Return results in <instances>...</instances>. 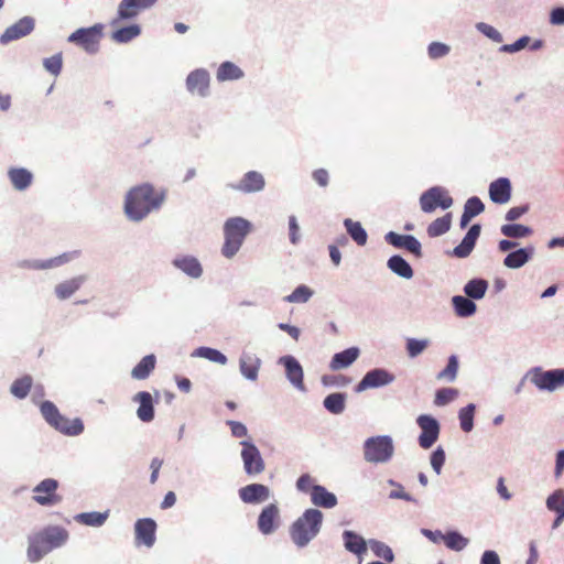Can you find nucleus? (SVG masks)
<instances>
[{"mask_svg":"<svg viewBox=\"0 0 564 564\" xmlns=\"http://www.w3.org/2000/svg\"><path fill=\"white\" fill-rule=\"evenodd\" d=\"M165 199V191L155 189L151 184H141L131 188L124 200V212L134 221L147 217L152 210L160 208Z\"/></svg>","mask_w":564,"mask_h":564,"instance_id":"obj_1","label":"nucleus"},{"mask_svg":"<svg viewBox=\"0 0 564 564\" xmlns=\"http://www.w3.org/2000/svg\"><path fill=\"white\" fill-rule=\"evenodd\" d=\"M68 532L61 527L48 525L29 536L28 560L32 563L41 561L54 549L65 544Z\"/></svg>","mask_w":564,"mask_h":564,"instance_id":"obj_2","label":"nucleus"},{"mask_svg":"<svg viewBox=\"0 0 564 564\" xmlns=\"http://www.w3.org/2000/svg\"><path fill=\"white\" fill-rule=\"evenodd\" d=\"M323 513L317 509H307L290 528L292 541L303 547L313 540L321 530Z\"/></svg>","mask_w":564,"mask_h":564,"instance_id":"obj_3","label":"nucleus"},{"mask_svg":"<svg viewBox=\"0 0 564 564\" xmlns=\"http://www.w3.org/2000/svg\"><path fill=\"white\" fill-rule=\"evenodd\" d=\"M250 228V223L241 217L230 218L225 223L221 253L226 258H231L238 252Z\"/></svg>","mask_w":564,"mask_h":564,"instance_id":"obj_4","label":"nucleus"},{"mask_svg":"<svg viewBox=\"0 0 564 564\" xmlns=\"http://www.w3.org/2000/svg\"><path fill=\"white\" fill-rule=\"evenodd\" d=\"M104 35V25L97 23L90 28H80L73 32L67 41L83 48L88 54H95L99 50Z\"/></svg>","mask_w":564,"mask_h":564,"instance_id":"obj_5","label":"nucleus"},{"mask_svg":"<svg viewBox=\"0 0 564 564\" xmlns=\"http://www.w3.org/2000/svg\"><path fill=\"white\" fill-rule=\"evenodd\" d=\"M393 455V444L389 436L370 437L365 442L364 456L369 463H384Z\"/></svg>","mask_w":564,"mask_h":564,"instance_id":"obj_6","label":"nucleus"},{"mask_svg":"<svg viewBox=\"0 0 564 564\" xmlns=\"http://www.w3.org/2000/svg\"><path fill=\"white\" fill-rule=\"evenodd\" d=\"M453 205V198L448 192L440 186H434L422 193L420 206L424 213H433L437 207L447 209Z\"/></svg>","mask_w":564,"mask_h":564,"instance_id":"obj_7","label":"nucleus"},{"mask_svg":"<svg viewBox=\"0 0 564 564\" xmlns=\"http://www.w3.org/2000/svg\"><path fill=\"white\" fill-rule=\"evenodd\" d=\"M58 481L53 478H46L36 485L33 489V500L41 506H54L62 501L57 494Z\"/></svg>","mask_w":564,"mask_h":564,"instance_id":"obj_8","label":"nucleus"},{"mask_svg":"<svg viewBox=\"0 0 564 564\" xmlns=\"http://www.w3.org/2000/svg\"><path fill=\"white\" fill-rule=\"evenodd\" d=\"M241 458L245 471L249 476L261 474L265 468V464L257 446L247 441L241 442Z\"/></svg>","mask_w":564,"mask_h":564,"instance_id":"obj_9","label":"nucleus"},{"mask_svg":"<svg viewBox=\"0 0 564 564\" xmlns=\"http://www.w3.org/2000/svg\"><path fill=\"white\" fill-rule=\"evenodd\" d=\"M532 383L540 390L553 391L564 386V369L543 371L535 369L531 376Z\"/></svg>","mask_w":564,"mask_h":564,"instance_id":"obj_10","label":"nucleus"},{"mask_svg":"<svg viewBox=\"0 0 564 564\" xmlns=\"http://www.w3.org/2000/svg\"><path fill=\"white\" fill-rule=\"evenodd\" d=\"M421 429L419 444L422 448L427 449L433 446L440 435V424L436 419L431 415L422 414L416 420Z\"/></svg>","mask_w":564,"mask_h":564,"instance_id":"obj_11","label":"nucleus"},{"mask_svg":"<svg viewBox=\"0 0 564 564\" xmlns=\"http://www.w3.org/2000/svg\"><path fill=\"white\" fill-rule=\"evenodd\" d=\"M158 0H122L118 7L117 18L111 24L116 25L121 20L135 18L142 10L151 8Z\"/></svg>","mask_w":564,"mask_h":564,"instance_id":"obj_12","label":"nucleus"},{"mask_svg":"<svg viewBox=\"0 0 564 564\" xmlns=\"http://www.w3.org/2000/svg\"><path fill=\"white\" fill-rule=\"evenodd\" d=\"M280 525V509L275 503L265 506L258 518V529L264 534H272Z\"/></svg>","mask_w":564,"mask_h":564,"instance_id":"obj_13","label":"nucleus"},{"mask_svg":"<svg viewBox=\"0 0 564 564\" xmlns=\"http://www.w3.org/2000/svg\"><path fill=\"white\" fill-rule=\"evenodd\" d=\"M156 523L151 518L139 519L134 524L135 543L138 545L153 546L155 543Z\"/></svg>","mask_w":564,"mask_h":564,"instance_id":"obj_14","label":"nucleus"},{"mask_svg":"<svg viewBox=\"0 0 564 564\" xmlns=\"http://www.w3.org/2000/svg\"><path fill=\"white\" fill-rule=\"evenodd\" d=\"M394 380V376L384 369H373L368 371L361 381L358 383L356 390L358 392L378 388L391 383Z\"/></svg>","mask_w":564,"mask_h":564,"instance_id":"obj_15","label":"nucleus"},{"mask_svg":"<svg viewBox=\"0 0 564 564\" xmlns=\"http://www.w3.org/2000/svg\"><path fill=\"white\" fill-rule=\"evenodd\" d=\"M34 29V20L30 17H24L9 26L4 33L0 36V42L7 44L11 41L19 40L30 34Z\"/></svg>","mask_w":564,"mask_h":564,"instance_id":"obj_16","label":"nucleus"},{"mask_svg":"<svg viewBox=\"0 0 564 564\" xmlns=\"http://www.w3.org/2000/svg\"><path fill=\"white\" fill-rule=\"evenodd\" d=\"M209 74L205 69H195L186 78V87L189 93L206 96L209 89Z\"/></svg>","mask_w":564,"mask_h":564,"instance_id":"obj_17","label":"nucleus"},{"mask_svg":"<svg viewBox=\"0 0 564 564\" xmlns=\"http://www.w3.org/2000/svg\"><path fill=\"white\" fill-rule=\"evenodd\" d=\"M269 497L270 489L262 484H250L239 489V498L245 503H260Z\"/></svg>","mask_w":564,"mask_h":564,"instance_id":"obj_18","label":"nucleus"},{"mask_svg":"<svg viewBox=\"0 0 564 564\" xmlns=\"http://www.w3.org/2000/svg\"><path fill=\"white\" fill-rule=\"evenodd\" d=\"M386 240L395 248H403L412 252L416 257H421V243L420 241L410 235H399L390 231L386 235Z\"/></svg>","mask_w":564,"mask_h":564,"instance_id":"obj_19","label":"nucleus"},{"mask_svg":"<svg viewBox=\"0 0 564 564\" xmlns=\"http://www.w3.org/2000/svg\"><path fill=\"white\" fill-rule=\"evenodd\" d=\"M264 185L263 175L259 172L250 171L242 176L238 184L231 185V187L242 193H254L262 191Z\"/></svg>","mask_w":564,"mask_h":564,"instance_id":"obj_20","label":"nucleus"},{"mask_svg":"<svg viewBox=\"0 0 564 564\" xmlns=\"http://www.w3.org/2000/svg\"><path fill=\"white\" fill-rule=\"evenodd\" d=\"M490 199L496 204H506L511 198V183L506 177H500L489 185Z\"/></svg>","mask_w":564,"mask_h":564,"instance_id":"obj_21","label":"nucleus"},{"mask_svg":"<svg viewBox=\"0 0 564 564\" xmlns=\"http://www.w3.org/2000/svg\"><path fill=\"white\" fill-rule=\"evenodd\" d=\"M281 362L285 367L286 377L291 383L300 390H304L303 369L300 362L292 356L281 358Z\"/></svg>","mask_w":564,"mask_h":564,"instance_id":"obj_22","label":"nucleus"},{"mask_svg":"<svg viewBox=\"0 0 564 564\" xmlns=\"http://www.w3.org/2000/svg\"><path fill=\"white\" fill-rule=\"evenodd\" d=\"M133 401L139 403L137 415L142 422H151L154 419L153 398L150 392L141 391L133 397Z\"/></svg>","mask_w":564,"mask_h":564,"instance_id":"obj_23","label":"nucleus"},{"mask_svg":"<svg viewBox=\"0 0 564 564\" xmlns=\"http://www.w3.org/2000/svg\"><path fill=\"white\" fill-rule=\"evenodd\" d=\"M480 229L479 225H473L463 238L462 242L454 248L453 254L457 258L468 257L480 235Z\"/></svg>","mask_w":564,"mask_h":564,"instance_id":"obj_24","label":"nucleus"},{"mask_svg":"<svg viewBox=\"0 0 564 564\" xmlns=\"http://www.w3.org/2000/svg\"><path fill=\"white\" fill-rule=\"evenodd\" d=\"M480 229L479 225H473L463 238L462 242L454 248L453 254L457 258L468 257L480 235Z\"/></svg>","mask_w":564,"mask_h":564,"instance_id":"obj_25","label":"nucleus"},{"mask_svg":"<svg viewBox=\"0 0 564 564\" xmlns=\"http://www.w3.org/2000/svg\"><path fill=\"white\" fill-rule=\"evenodd\" d=\"M312 503L322 508H333L337 505V498L323 486H315L311 495Z\"/></svg>","mask_w":564,"mask_h":564,"instance_id":"obj_26","label":"nucleus"},{"mask_svg":"<svg viewBox=\"0 0 564 564\" xmlns=\"http://www.w3.org/2000/svg\"><path fill=\"white\" fill-rule=\"evenodd\" d=\"M359 356V349L356 347L348 348L344 351L337 352L333 356L330 368L339 370L350 366Z\"/></svg>","mask_w":564,"mask_h":564,"instance_id":"obj_27","label":"nucleus"},{"mask_svg":"<svg viewBox=\"0 0 564 564\" xmlns=\"http://www.w3.org/2000/svg\"><path fill=\"white\" fill-rule=\"evenodd\" d=\"M173 264L192 278H198L203 272L200 263L194 257L185 256L176 258Z\"/></svg>","mask_w":564,"mask_h":564,"instance_id":"obj_28","label":"nucleus"},{"mask_svg":"<svg viewBox=\"0 0 564 564\" xmlns=\"http://www.w3.org/2000/svg\"><path fill=\"white\" fill-rule=\"evenodd\" d=\"M533 254V248H522L510 252L503 260V264L510 269H518L524 265Z\"/></svg>","mask_w":564,"mask_h":564,"instance_id":"obj_29","label":"nucleus"},{"mask_svg":"<svg viewBox=\"0 0 564 564\" xmlns=\"http://www.w3.org/2000/svg\"><path fill=\"white\" fill-rule=\"evenodd\" d=\"M260 368V360L254 355L245 354L240 358V371L249 380H256Z\"/></svg>","mask_w":564,"mask_h":564,"instance_id":"obj_30","label":"nucleus"},{"mask_svg":"<svg viewBox=\"0 0 564 564\" xmlns=\"http://www.w3.org/2000/svg\"><path fill=\"white\" fill-rule=\"evenodd\" d=\"M53 427L66 435H78L84 431V424L80 419L70 420L63 415L58 417Z\"/></svg>","mask_w":564,"mask_h":564,"instance_id":"obj_31","label":"nucleus"},{"mask_svg":"<svg viewBox=\"0 0 564 564\" xmlns=\"http://www.w3.org/2000/svg\"><path fill=\"white\" fill-rule=\"evenodd\" d=\"M13 187L23 191L32 183V174L26 169H11L8 173Z\"/></svg>","mask_w":564,"mask_h":564,"instance_id":"obj_32","label":"nucleus"},{"mask_svg":"<svg viewBox=\"0 0 564 564\" xmlns=\"http://www.w3.org/2000/svg\"><path fill=\"white\" fill-rule=\"evenodd\" d=\"M345 547L357 555H361L367 551L366 541L352 531H345L343 534Z\"/></svg>","mask_w":564,"mask_h":564,"instance_id":"obj_33","label":"nucleus"},{"mask_svg":"<svg viewBox=\"0 0 564 564\" xmlns=\"http://www.w3.org/2000/svg\"><path fill=\"white\" fill-rule=\"evenodd\" d=\"M83 282V276H77L64 281L55 286V294L59 300H66L70 297L82 286Z\"/></svg>","mask_w":564,"mask_h":564,"instance_id":"obj_34","label":"nucleus"},{"mask_svg":"<svg viewBox=\"0 0 564 564\" xmlns=\"http://www.w3.org/2000/svg\"><path fill=\"white\" fill-rule=\"evenodd\" d=\"M155 364L156 360L154 355H148L143 357L139 361V364L132 369L131 376L138 380L147 379L150 376V373L154 370Z\"/></svg>","mask_w":564,"mask_h":564,"instance_id":"obj_35","label":"nucleus"},{"mask_svg":"<svg viewBox=\"0 0 564 564\" xmlns=\"http://www.w3.org/2000/svg\"><path fill=\"white\" fill-rule=\"evenodd\" d=\"M388 268L401 278L411 279L413 276L411 265L401 256H392L388 260Z\"/></svg>","mask_w":564,"mask_h":564,"instance_id":"obj_36","label":"nucleus"},{"mask_svg":"<svg viewBox=\"0 0 564 564\" xmlns=\"http://www.w3.org/2000/svg\"><path fill=\"white\" fill-rule=\"evenodd\" d=\"M217 79L219 82L235 80L243 76V72L231 62H224L217 69Z\"/></svg>","mask_w":564,"mask_h":564,"instance_id":"obj_37","label":"nucleus"},{"mask_svg":"<svg viewBox=\"0 0 564 564\" xmlns=\"http://www.w3.org/2000/svg\"><path fill=\"white\" fill-rule=\"evenodd\" d=\"M451 224H452V214L447 213L446 215H444L440 218H436L429 225L427 235L431 238L442 236L449 230Z\"/></svg>","mask_w":564,"mask_h":564,"instance_id":"obj_38","label":"nucleus"},{"mask_svg":"<svg viewBox=\"0 0 564 564\" xmlns=\"http://www.w3.org/2000/svg\"><path fill=\"white\" fill-rule=\"evenodd\" d=\"M344 225H345L346 230L349 234V236L354 239V241L358 246L366 245L368 235L359 221H354L348 218V219H345Z\"/></svg>","mask_w":564,"mask_h":564,"instance_id":"obj_39","label":"nucleus"},{"mask_svg":"<svg viewBox=\"0 0 564 564\" xmlns=\"http://www.w3.org/2000/svg\"><path fill=\"white\" fill-rule=\"evenodd\" d=\"M33 386V379L31 376L25 375L21 378L15 379L10 388V392L18 399H24Z\"/></svg>","mask_w":564,"mask_h":564,"instance_id":"obj_40","label":"nucleus"},{"mask_svg":"<svg viewBox=\"0 0 564 564\" xmlns=\"http://www.w3.org/2000/svg\"><path fill=\"white\" fill-rule=\"evenodd\" d=\"M345 405L346 395L344 393H330L324 399L325 409L333 414H340L344 412Z\"/></svg>","mask_w":564,"mask_h":564,"instance_id":"obj_41","label":"nucleus"},{"mask_svg":"<svg viewBox=\"0 0 564 564\" xmlns=\"http://www.w3.org/2000/svg\"><path fill=\"white\" fill-rule=\"evenodd\" d=\"M488 282L482 279H473L464 288L465 293L474 300H480L486 294Z\"/></svg>","mask_w":564,"mask_h":564,"instance_id":"obj_42","label":"nucleus"},{"mask_svg":"<svg viewBox=\"0 0 564 564\" xmlns=\"http://www.w3.org/2000/svg\"><path fill=\"white\" fill-rule=\"evenodd\" d=\"M108 518V511L106 512H84L76 516V521L89 527H100L105 523Z\"/></svg>","mask_w":564,"mask_h":564,"instance_id":"obj_43","label":"nucleus"},{"mask_svg":"<svg viewBox=\"0 0 564 564\" xmlns=\"http://www.w3.org/2000/svg\"><path fill=\"white\" fill-rule=\"evenodd\" d=\"M453 305L458 316L467 317L476 312V304L462 295L453 297Z\"/></svg>","mask_w":564,"mask_h":564,"instance_id":"obj_44","label":"nucleus"},{"mask_svg":"<svg viewBox=\"0 0 564 564\" xmlns=\"http://www.w3.org/2000/svg\"><path fill=\"white\" fill-rule=\"evenodd\" d=\"M141 32V29L137 24L121 28L115 31L111 35L112 40L118 43H127L132 39L137 37Z\"/></svg>","mask_w":564,"mask_h":564,"instance_id":"obj_45","label":"nucleus"},{"mask_svg":"<svg viewBox=\"0 0 564 564\" xmlns=\"http://www.w3.org/2000/svg\"><path fill=\"white\" fill-rule=\"evenodd\" d=\"M457 371H458V360L455 355H452L448 358L447 366L445 367V369H443L442 371H440L437 373L436 379L453 382L457 377Z\"/></svg>","mask_w":564,"mask_h":564,"instance_id":"obj_46","label":"nucleus"},{"mask_svg":"<svg viewBox=\"0 0 564 564\" xmlns=\"http://www.w3.org/2000/svg\"><path fill=\"white\" fill-rule=\"evenodd\" d=\"M474 415H475V405L468 404L465 408H462L458 414L460 429L464 432H470L474 427Z\"/></svg>","mask_w":564,"mask_h":564,"instance_id":"obj_47","label":"nucleus"},{"mask_svg":"<svg viewBox=\"0 0 564 564\" xmlns=\"http://www.w3.org/2000/svg\"><path fill=\"white\" fill-rule=\"evenodd\" d=\"M501 232L506 237L523 238V237L530 236L532 234V229L530 227L524 226V225L510 224V225H503L501 227Z\"/></svg>","mask_w":564,"mask_h":564,"instance_id":"obj_48","label":"nucleus"},{"mask_svg":"<svg viewBox=\"0 0 564 564\" xmlns=\"http://www.w3.org/2000/svg\"><path fill=\"white\" fill-rule=\"evenodd\" d=\"M194 356L206 358L220 365H225L227 362V357L223 352L209 347H199L195 350Z\"/></svg>","mask_w":564,"mask_h":564,"instance_id":"obj_49","label":"nucleus"},{"mask_svg":"<svg viewBox=\"0 0 564 564\" xmlns=\"http://www.w3.org/2000/svg\"><path fill=\"white\" fill-rule=\"evenodd\" d=\"M369 545L376 556L381 557L389 563L393 562L394 555L390 546L376 540H371Z\"/></svg>","mask_w":564,"mask_h":564,"instance_id":"obj_50","label":"nucleus"},{"mask_svg":"<svg viewBox=\"0 0 564 564\" xmlns=\"http://www.w3.org/2000/svg\"><path fill=\"white\" fill-rule=\"evenodd\" d=\"M458 397V390L455 388H442L436 391L434 403L443 406L454 401Z\"/></svg>","mask_w":564,"mask_h":564,"instance_id":"obj_51","label":"nucleus"},{"mask_svg":"<svg viewBox=\"0 0 564 564\" xmlns=\"http://www.w3.org/2000/svg\"><path fill=\"white\" fill-rule=\"evenodd\" d=\"M430 345L429 339H416V338H408L406 339V352L409 357L415 358L420 354H422Z\"/></svg>","mask_w":564,"mask_h":564,"instance_id":"obj_52","label":"nucleus"},{"mask_svg":"<svg viewBox=\"0 0 564 564\" xmlns=\"http://www.w3.org/2000/svg\"><path fill=\"white\" fill-rule=\"evenodd\" d=\"M443 540L448 549L455 551H462L468 544V540L457 532H448Z\"/></svg>","mask_w":564,"mask_h":564,"instance_id":"obj_53","label":"nucleus"},{"mask_svg":"<svg viewBox=\"0 0 564 564\" xmlns=\"http://www.w3.org/2000/svg\"><path fill=\"white\" fill-rule=\"evenodd\" d=\"M41 413H42L43 417L45 419V421L52 426H54V424L61 416L58 409L51 401H44L41 404Z\"/></svg>","mask_w":564,"mask_h":564,"instance_id":"obj_54","label":"nucleus"},{"mask_svg":"<svg viewBox=\"0 0 564 564\" xmlns=\"http://www.w3.org/2000/svg\"><path fill=\"white\" fill-rule=\"evenodd\" d=\"M312 295L313 292L308 286L300 285L285 297V301L290 303H305L311 299Z\"/></svg>","mask_w":564,"mask_h":564,"instance_id":"obj_55","label":"nucleus"},{"mask_svg":"<svg viewBox=\"0 0 564 564\" xmlns=\"http://www.w3.org/2000/svg\"><path fill=\"white\" fill-rule=\"evenodd\" d=\"M546 507L554 512H564V489H557L549 496Z\"/></svg>","mask_w":564,"mask_h":564,"instance_id":"obj_56","label":"nucleus"},{"mask_svg":"<svg viewBox=\"0 0 564 564\" xmlns=\"http://www.w3.org/2000/svg\"><path fill=\"white\" fill-rule=\"evenodd\" d=\"M44 68L54 76L59 75L63 67V56L62 53H57L48 58L43 61Z\"/></svg>","mask_w":564,"mask_h":564,"instance_id":"obj_57","label":"nucleus"},{"mask_svg":"<svg viewBox=\"0 0 564 564\" xmlns=\"http://www.w3.org/2000/svg\"><path fill=\"white\" fill-rule=\"evenodd\" d=\"M484 209V203L476 196L468 198L464 206V213L473 218L481 214Z\"/></svg>","mask_w":564,"mask_h":564,"instance_id":"obj_58","label":"nucleus"},{"mask_svg":"<svg viewBox=\"0 0 564 564\" xmlns=\"http://www.w3.org/2000/svg\"><path fill=\"white\" fill-rule=\"evenodd\" d=\"M77 256V252L74 251V252H66V253H63L56 258H53V259H50L45 262H43L42 264L39 265V268L41 269H47V268H52V267H57V265H61V264H64L66 262H68L69 260H72L74 257Z\"/></svg>","mask_w":564,"mask_h":564,"instance_id":"obj_59","label":"nucleus"},{"mask_svg":"<svg viewBox=\"0 0 564 564\" xmlns=\"http://www.w3.org/2000/svg\"><path fill=\"white\" fill-rule=\"evenodd\" d=\"M315 486L313 477L308 474H303L296 481L297 490L306 494L310 492V495H312Z\"/></svg>","mask_w":564,"mask_h":564,"instance_id":"obj_60","label":"nucleus"},{"mask_svg":"<svg viewBox=\"0 0 564 564\" xmlns=\"http://www.w3.org/2000/svg\"><path fill=\"white\" fill-rule=\"evenodd\" d=\"M444 463H445L444 451L442 448L435 449L431 455V465L437 475L441 474Z\"/></svg>","mask_w":564,"mask_h":564,"instance_id":"obj_61","label":"nucleus"},{"mask_svg":"<svg viewBox=\"0 0 564 564\" xmlns=\"http://www.w3.org/2000/svg\"><path fill=\"white\" fill-rule=\"evenodd\" d=\"M449 52V47L440 42H433L429 45V55L431 58H440Z\"/></svg>","mask_w":564,"mask_h":564,"instance_id":"obj_62","label":"nucleus"},{"mask_svg":"<svg viewBox=\"0 0 564 564\" xmlns=\"http://www.w3.org/2000/svg\"><path fill=\"white\" fill-rule=\"evenodd\" d=\"M313 180L322 187H326L329 183V174L325 169H317L312 173Z\"/></svg>","mask_w":564,"mask_h":564,"instance_id":"obj_63","label":"nucleus"},{"mask_svg":"<svg viewBox=\"0 0 564 564\" xmlns=\"http://www.w3.org/2000/svg\"><path fill=\"white\" fill-rule=\"evenodd\" d=\"M227 425H229L231 434L235 437H245L248 434L247 427L241 422L228 421Z\"/></svg>","mask_w":564,"mask_h":564,"instance_id":"obj_64","label":"nucleus"}]
</instances>
